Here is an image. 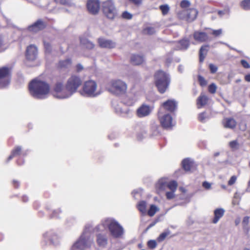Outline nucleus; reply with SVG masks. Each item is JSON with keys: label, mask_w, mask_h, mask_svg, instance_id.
<instances>
[{"label": "nucleus", "mask_w": 250, "mask_h": 250, "mask_svg": "<svg viewBox=\"0 0 250 250\" xmlns=\"http://www.w3.org/2000/svg\"><path fill=\"white\" fill-rule=\"evenodd\" d=\"M28 90L33 97L43 99L49 92L50 85L44 81L34 79L29 83Z\"/></svg>", "instance_id": "f257e3e1"}, {"label": "nucleus", "mask_w": 250, "mask_h": 250, "mask_svg": "<svg viewBox=\"0 0 250 250\" xmlns=\"http://www.w3.org/2000/svg\"><path fill=\"white\" fill-rule=\"evenodd\" d=\"M106 226L110 234L115 238L122 237L124 233V229L119 223L113 219H106L104 223L97 225L94 229L95 232L103 231Z\"/></svg>", "instance_id": "f03ea898"}, {"label": "nucleus", "mask_w": 250, "mask_h": 250, "mask_svg": "<svg viewBox=\"0 0 250 250\" xmlns=\"http://www.w3.org/2000/svg\"><path fill=\"white\" fill-rule=\"evenodd\" d=\"M154 83L158 91L163 94L166 92L170 83L168 75L164 71H157L154 75Z\"/></svg>", "instance_id": "7ed1b4c3"}, {"label": "nucleus", "mask_w": 250, "mask_h": 250, "mask_svg": "<svg viewBox=\"0 0 250 250\" xmlns=\"http://www.w3.org/2000/svg\"><path fill=\"white\" fill-rule=\"evenodd\" d=\"M127 84L121 80H112L106 86L107 90L115 96L125 95L127 91Z\"/></svg>", "instance_id": "20e7f679"}, {"label": "nucleus", "mask_w": 250, "mask_h": 250, "mask_svg": "<svg viewBox=\"0 0 250 250\" xmlns=\"http://www.w3.org/2000/svg\"><path fill=\"white\" fill-rule=\"evenodd\" d=\"M83 83L82 78L75 74H71L68 78L65 88L70 96L77 92Z\"/></svg>", "instance_id": "39448f33"}, {"label": "nucleus", "mask_w": 250, "mask_h": 250, "mask_svg": "<svg viewBox=\"0 0 250 250\" xmlns=\"http://www.w3.org/2000/svg\"><path fill=\"white\" fill-rule=\"evenodd\" d=\"M102 12L104 16L109 20H113L118 16V10L112 0H107L103 3Z\"/></svg>", "instance_id": "423d86ee"}, {"label": "nucleus", "mask_w": 250, "mask_h": 250, "mask_svg": "<svg viewBox=\"0 0 250 250\" xmlns=\"http://www.w3.org/2000/svg\"><path fill=\"white\" fill-rule=\"evenodd\" d=\"M12 67L3 66L0 67V88L7 86L10 83Z\"/></svg>", "instance_id": "0eeeda50"}, {"label": "nucleus", "mask_w": 250, "mask_h": 250, "mask_svg": "<svg viewBox=\"0 0 250 250\" xmlns=\"http://www.w3.org/2000/svg\"><path fill=\"white\" fill-rule=\"evenodd\" d=\"M97 85L95 81L88 80L85 81L83 86V92L87 96L95 97L98 95L96 92Z\"/></svg>", "instance_id": "6e6552de"}, {"label": "nucleus", "mask_w": 250, "mask_h": 250, "mask_svg": "<svg viewBox=\"0 0 250 250\" xmlns=\"http://www.w3.org/2000/svg\"><path fill=\"white\" fill-rule=\"evenodd\" d=\"M54 95L59 98H66L70 96L69 93L64 89L62 82H57L53 88Z\"/></svg>", "instance_id": "1a4fd4ad"}, {"label": "nucleus", "mask_w": 250, "mask_h": 250, "mask_svg": "<svg viewBox=\"0 0 250 250\" xmlns=\"http://www.w3.org/2000/svg\"><path fill=\"white\" fill-rule=\"evenodd\" d=\"M86 7L88 13L92 15L98 14L101 9L100 0H87Z\"/></svg>", "instance_id": "9d476101"}, {"label": "nucleus", "mask_w": 250, "mask_h": 250, "mask_svg": "<svg viewBox=\"0 0 250 250\" xmlns=\"http://www.w3.org/2000/svg\"><path fill=\"white\" fill-rule=\"evenodd\" d=\"M153 108L149 105L143 104L136 110V115L139 118H143L150 115Z\"/></svg>", "instance_id": "9b49d317"}, {"label": "nucleus", "mask_w": 250, "mask_h": 250, "mask_svg": "<svg viewBox=\"0 0 250 250\" xmlns=\"http://www.w3.org/2000/svg\"><path fill=\"white\" fill-rule=\"evenodd\" d=\"M46 26V23L42 19H38L36 22L28 27V30L30 32L37 33L45 29Z\"/></svg>", "instance_id": "f8f14e48"}, {"label": "nucleus", "mask_w": 250, "mask_h": 250, "mask_svg": "<svg viewBox=\"0 0 250 250\" xmlns=\"http://www.w3.org/2000/svg\"><path fill=\"white\" fill-rule=\"evenodd\" d=\"M37 48L34 45H30L27 46L26 52L25 57L27 60L30 61H34L37 56Z\"/></svg>", "instance_id": "ddd939ff"}, {"label": "nucleus", "mask_w": 250, "mask_h": 250, "mask_svg": "<svg viewBox=\"0 0 250 250\" xmlns=\"http://www.w3.org/2000/svg\"><path fill=\"white\" fill-rule=\"evenodd\" d=\"M83 233L80 237L79 240L75 244L74 246L78 249L84 250L90 247V243L86 239Z\"/></svg>", "instance_id": "4468645a"}, {"label": "nucleus", "mask_w": 250, "mask_h": 250, "mask_svg": "<svg viewBox=\"0 0 250 250\" xmlns=\"http://www.w3.org/2000/svg\"><path fill=\"white\" fill-rule=\"evenodd\" d=\"M98 43L101 48L112 49L115 47L116 43L112 40L100 38L98 39Z\"/></svg>", "instance_id": "2eb2a0df"}, {"label": "nucleus", "mask_w": 250, "mask_h": 250, "mask_svg": "<svg viewBox=\"0 0 250 250\" xmlns=\"http://www.w3.org/2000/svg\"><path fill=\"white\" fill-rule=\"evenodd\" d=\"M193 37L194 40L198 42H206L209 39L207 33L199 31H196L193 33Z\"/></svg>", "instance_id": "dca6fc26"}, {"label": "nucleus", "mask_w": 250, "mask_h": 250, "mask_svg": "<svg viewBox=\"0 0 250 250\" xmlns=\"http://www.w3.org/2000/svg\"><path fill=\"white\" fill-rule=\"evenodd\" d=\"M145 57L143 55L133 54L130 58V63L133 65H140L145 62Z\"/></svg>", "instance_id": "f3484780"}, {"label": "nucleus", "mask_w": 250, "mask_h": 250, "mask_svg": "<svg viewBox=\"0 0 250 250\" xmlns=\"http://www.w3.org/2000/svg\"><path fill=\"white\" fill-rule=\"evenodd\" d=\"M172 118L169 114H166L160 119L162 126L165 129L171 128L172 126Z\"/></svg>", "instance_id": "a211bd4d"}, {"label": "nucleus", "mask_w": 250, "mask_h": 250, "mask_svg": "<svg viewBox=\"0 0 250 250\" xmlns=\"http://www.w3.org/2000/svg\"><path fill=\"white\" fill-rule=\"evenodd\" d=\"M209 101L208 97L204 93H201L196 100V105L198 109L207 105Z\"/></svg>", "instance_id": "6ab92c4d"}, {"label": "nucleus", "mask_w": 250, "mask_h": 250, "mask_svg": "<svg viewBox=\"0 0 250 250\" xmlns=\"http://www.w3.org/2000/svg\"><path fill=\"white\" fill-rule=\"evenodd\" d=\"M26 153L25 152H23L21 146H16L11 151L10 155L7 158V162L10 161L12 160L14 157L19 156L20 155H26Z\"/></svg>", "instance_id": "aec40b11"}, {"label": "nucleus", "mask_w": 250, "mask_h": 250, "mask_svg": "<svg viewBox=\"0 0 250 250\" xmlns=\"http://www.w3.org/2000/svg\"><path fill=\"white\" fill-rule=\"evenodd\" d=\"M96 242L99 247H105L108 243V238L106 234L103 233H98L97 234Z\"/></svg>", "instance_id": "412c9836"}, {"label": "nucleus", "mask_w": 250, "mask_h": 250, "mask_svg": "<svg viewBox=\"0 0 250 250\" xmlns=\"http://www.w3.org/2000/svg\"><path fill=\"white\" fill-rule=\"evenodd\" d=\"M222 124L225 128L233 129L236 127L237 122L232 117H227L223 119Z\"/></svg>", "instance_id": "4be33fe9"}, {"label": "nucleus", "mask_w": 250, "mask_h": 250, "mask_svg": "<svg viewBox=\"0 0 250 250\" xmlns=\"http://www.w3.org/2000/svg\"><path fill=\"white\" fill-rule=\"evenodd\" d=\"M162 106L167 111L173 112L176 108L177 103L173 100H168L163 103Z\"/></svg>", "instance_id": "5701e85b"}, {"label": "nucleus", "mask_w": 250, "mask_h": 250, "mask_svg": "<svg viewBox=\"0 0 250 250\" xmlns=\"http://www.w3.org/2000/svg\"><path fill=\"white\" fill-rule=\"evenodd\" d=\"M182 166L186 171H189L195 167L194 163L189 158L184 159L182 162Z\"/></svg>", "instance_id": "b1692460"}, {"label": "nucleus", "mask_w": 250, "mask_h": 250, "mask_svg": "<svg viewBox=\"0 0 250 250\" xmlns=\"http://www.w3.org/2000/svg\"><path fill=\"white\" fill-rule=\"evenodd\" d=\"M209 48V45L208 44H204L201 47L199 52L200 62L202 63L204 62Z\"/></svg>", "instance_id": "393cba45"}, {"label": "nucleus", "mask_w": 250, "mask_h": 250, "mask_svg": "<svg viewBox=\"0 0 250 250\" xmlns=\"http://www.w3.org/2000/svg\"><path fill=\"white\" fill-rule=\"evenodd\" d=\"M225 210L222 208H218L215 209L214 211V216L212 220V223L213 224L217 223L219 219L223 216Z\"/></svg>", "instance_id": "a878e982"}, {"label": "nucleus", "mask_w": 250, "mask_h": 250, "mask_svg": "<svg viewBox=\"0 0 250 250\" xmlns=\"http://www.w3.org/2000/svg\"><path fill=\"white\" fill-rule=\"evenodd\" d=\"M250 217L245 216L242 222V229L244 233L248 235L250 230V225L249 224Z\"/></svg>", "instance_id": "bb28decb"}, {"label": "nucleus", "mask_w": 250, "mask_h": 250, "mask_svg": "<svg viewBox=\"0 0 250 250\" xmlns=\"http://www.w3.org/2000/svg\"><path fill=\"white\" fill-rule=\"evenodd\" d=\"M198 12L197 10L194 8H190L188 10L187 20L189 21H192L195 20L197 17Z\"/></svg>", "instance_id": "cd10ccee"}, {"label": "nucleus", "mask_w": 250, "mask_h": 250, "mask_svg": "<svg viewBox=\"0 0 250 250\" xmlns=\"http://www.w3.org/2000/svg\"><path fill=\"white\" fill-rule=\"evenodd\" d=\"M71 60L67 59L64 60H62L59 62L57 65V67L58 69L66 68L71 64Z\"/></svg>", "instance_id": "c85d7f7f"}, {"label": "nucleus", "mask_w": 250, "mask_h": 250, "mask_svg": "<svg viewBox=\"0 0 250 250\" xmlns=\"http://www.w3.org/2000/svg\"><path fill=\"white\" fill-rule=\"evenodd\" d=\"M189 45V42L188 39H182L178 42L177 47L180 50L187 49Z\"/></svg>", "instance_id": "c756f323"}, {"label": "nucleus", "mask_w": 250, "mask_h": 250, "mask_svg": "<svg viewBox=\"0 0 250 250\" xmlns=\"http://www.w3.org/2000/svg\"><path fill=\"white\" fill-rule=\"evenodd\" d=\"M146 203L144 201H140L138 205V209L142 213L145 214L146 212Z\"/></svg>", "instance_id": "7c9ffc66"}, {"label": "nucleus", "mask_w": 250, "mask_h": 250, "mask_svg": "<svg viewBox=\"0 0 250 250\" xmlns=\"http://www.w3.org/2000/svg\"><path fill=\"white\" fill-rule=\"evenodd\" d=\"M158 210V208L155 205H151L147 211V214L148 216L152 217Z\"/></svg>", "instance_id": "2f4dec72"}, {"label": "nucleus", "mask_w": 250, "mask_h": 250, "mask_svg": "<svg viewBox=\"0 0 250 250\" xmlns=\"http://www.w3.org/2000/svg\"><path fill=\"white\" fill-rule=\"evenodd\" d=\"M170 234V231L168 230L165 231L161 233L157 238V241L158 242H161L163 241Z\"/></svg>", "instance_id": "473e14b6"}, {"label": "nucleus", "mask_w": 250, "mask_h": 250, "mask_svg": "<svg viewBox=\"0 0 250 250\" xmlns=\"http://www.w3.org/2000/svg\"><path fill=\"white\" fill-rule=\"evenodd\" d=\"M135 102L136 100L134 99L128 98L127 97H125L123 99V102L128 106L133 105Z\"/></svg>", "instance_id": "72a5a7b5"}, {"label": "nucleus", "mask_w": 250, "mask_h": 250, "mask_svg": "<svg viewBox=\"0 0 250 250\" xmlns=\"http://www.w3.org/2000/svg\"><path fill=\"white\" fill-rule=\"evenodd\" d=\"M177 183L175 181H170L167 184V187L168 188L172 191H176L177 188Z\"/></svg>", "instance_id": "f704fd0d"}, {"label": "nucleus", "mask_w": 250, "mask_h": 250, "mask_svg": "<svg viewBox=\"0 0 250 250\" xmlns=\"http://www.w3.org/2000/svg\"><path fill=\"white\" fill-rule=\"evenodd\" d=\"M240 5L244 10H250V0H243L241 2Z\"/></svg>", "instance_id": "c9c22d12"}, {"label": "nucleus", "mask_w": 250, "mask_h": 250, "mask_svg": "<svg viewBox=\"0 0 250 250\" xmlns=\"http://www.w3.org/2000/svg\"><path fill=\"white\" fill-rule=\"evenodd\" d=\"M81 42L84 45V47L88 49H92L94 47V44L88 40L82 41Z\"/></svg>", "instance_id": "e433bc0d"}, {"label": "nucleus", "mask_w": 250, "mask_h": 250, "mask_svg": "<svg viewBox=\"0 0 250 250\" xmlns=\"http://www.w3.org/2000/svg\"><path fill=\"white\" fill-rule=\"evenodd\" d=\"M159 8L163 15H167L169 11V7L167 4L161 5L159 6Z\"/></svg>", "instance_id": "4c0bfd02"}, {"label": "nucleus", "mask_w": 250, "mask_h": 250, "mask_svg": "<svg viewBox=\"0 0 250 250\" xmlns=\"http://www.w3.org/2000/svg\"><path fill=\"white\" fill-rule=\"evenodd\" d=\"M54 2L62 5L70 6L71 5L70 0H54Z\"/></svg>", "instance_id": "58836bf2"}, {"label": "nucleus", "mask_w": 250, "mask_h": 250, "mask_svg": "<svg viewBox=\"0 0 250 250\" xmlns=\"http://www.w3.org/2000/svg\"><path fill=\"white\" fill-rule=\"evenodd\" d=\"M143 32L145 34L152 35L155 33V30L152 27H146L143 29Z\"/></svg>", "instance_id": "ea45409f"}, {"label": "nucleus", "mask_w": 250, "mask_h": 250, "mask_svg": "<svg viewBox=\"0 0 250 250\" xmlns=\"http://www.w3.org/2000/svg\"><path fill=\"white\" fill-rule=\"evenodd\" d=\"M198 81L201 86L204 87L206 86L207 84V81L201 75L198 76Z\"/></svg>", "instance_id": "a19ab883"}, {"label": "nucleus", "mask_w": 250, "mask_h": 250, "mask_svg": "<svg viewBox=\"0 0 250 250\" xmlns=\"http://www.w3.org/2000/svg\"><path fill=\"white\" fill-rule=\"evenodd\" d=\"M239 144L237 140H233L229 143V146L232 149H237L239 148Z\"/></svg>", "instance_id": "79ce46f5"}, {"label": "nucleus", "mask_w": 250, "mask_h": 250, "mask_svg": "<svg viewBox=\"0 0 250 250\" xmlns=\"http://www.w3.org/2000/svg\"><path fill=\"white\" fill-rule=\"evenodd\" d=\"M121 17L124 19L131 20L133 16L129 12L125 11L122 13V14L121 15Z\"/></svg>", "instance_id": "37998d69"}, {"label": "nucleus", "mask_w": 250, "mask_h": 250, "mask_svg": "<svg viewBox=\"0 0 250 250\" xmlns=\"http://www.w3.org/2000/svg\"><path fill=\"white\" fill-rule=\"evenodd\" d=\"M147 247L150 249H154L157 247L156 241L154 240H149L147 243Z\"/></svg>", "instance_id": "c03bdc74"}, {"label": "nucleus", "mask_w": 250, "mask_h": 250, "mask_svg": "<svg viewBox=\"0 0 250 250\" xmlns=\"http://www.w3.org/2000/svg\"><path fill=\"white\" fill-rule=\"evenodd\" d=\"M128 2L136 7H140L143 3V0H128Z\"/></svg>", "instance_id": "a18cd8bd"}, {"label": "nucleus", "mask_w": 250, "mask_h": 250, "mask_svg": "<svg viewBox=\"0 0 250 250\" xmlns=\"http://www.w3.org/2000/svg\"><path fill=\"white\" fill-rule=\"evenodd\" d=\"M216 86L214 83L210 84L208 87V92L211 94H214L216 91Z\"/></svg>", "instance_id": "49530a36"}, {"label": "nucleus", "mask_w": 250, "mask_h": 250, "mask_svg": "<svg viewBox=\"0 0 250 250\" xmlns=\"http://www.w3.org/2000/svg\"><path fill=\"white\" fill-rule=\"evenodd\" d=\"M222 34V30L221 29L217 30H212L211 34L214 37H217L221 35Z\"/></svg>", "instance_id": "de8ad7c7"}, {"label": "nucleus", "mask_w": 250, "mask_h": 250, "mask_svg": "<svg viewBox=\"0 0 250 250\" xmlns=\"http://www.w3.org/2000/svg\"><path fill=\"white\" fill-rule=\"evenodd\" d=\"M190 2L188 0H183L181 1L180 6L182 8H186L190 6Z\"/></svg>", "instance_id": "09e8293b"}, {"label": "nucleus", "mask_w": 250, "mask_h": 250, "mask_svg": "<svg viewBox=\"0 0 250 250\" xmlns=\"http://www.w3.org/2000/svg\"><path fill=\"white\" fill-rule=\"evenodd\" d=\"M237 176L235 175L232 176L228 181V184L229 186H232L236 181Z\"/></svg>", "instance_id": "8fccbe9b"}, {"label": "nucleus", "mask_w": 250, "mask_h": 250, "mask_svg": "<svg viewBox=\"0 0 250 250\" xmlns=\"http://www.w3.org/2000/svg\"><path fill=\"white\" fill-rule=\"evenodd\" d=\"M198 118L199 121H200L201 122H204V120L206 118V113L205 112L200 113L198 115Z\"/></svg>", "instance_id": "3c124183"}, {"label": "nucleus", "mask_w": 250, "mask_h": 250, "mask_svg": "<svg viewBox=\"0 0 250 250\" xmlns=\"http://www.w3.org/2000/svg\"><path fill=\"white\" fill-rule=\"evenodd\" d=\"M174 192L175 191H172L167 192L166 194L167 198V199H173L175 197Z\"/></svg>", "instance_id": "603ef678"}, {"label": "nucleus", "mask_w": 250, "mask_h": 250, "mask_svg": "<svg viewBox=\"0 0 250 250\" xmlns=\"http://www.w3.org/2000/svg\"><path fill=\"white\" fill-rule=\"evenodd\" d=\"M44 46L46 52L50 53L51 51V46L49 42H44Z\"/></svg>", "instance_id": "864d4df0"}, {"label": "nucleus", "mask_w": 250, "mask_h": 250, "mask_svg": "<svg viewBox=\"0 0 250 250\" xmlns=\"http://www.w3.org/2000/svg\"><path fill=\"white\" fill-rule=\"evenodd\" d=\"M241 64L245 68H250V65L249 62L246 61L245 60H242L241 61Z\"/></svg>", "instance_id": "5fc2aeb1"}, {"label": "nucleus", "mask_w": 250, "mask_h": 250, "mask_svg": "<svg viewBox=\"0 0 250 250\" xmlns=\"http://www.w3.org/2000/svg\"><path fill=\"white\" fill-rule=\"evenodd\" d=\"M5 48L4 47V42L1 36L0 35V53L4 51Z\"/></svg>", "instance_id": "6e6d98bb"}, {"label": "nucleus", "mask_w": 250, "mask_h": 250, "mask_svg": "<svg viewBox=\"0 0 250 250\" xmlns=\"http://www.w3.org/2000/svg\"><path fill=\"white\" fill-rule=\"evenodd\" d=\"M209 68L211 73H215L217 70V67L213 64H210Z\"/></svg>", "instance_id": "4d7b16f0"}, {"label": "nucleus", "mask_w": 250, "mask_h": 250, "mask_svg": "<svg viewBox=\"0 0 250 250\" xmlns=\"http://www.w3.org/2000/svg\"><path fill=\"white\" fill-rule=\"evenodd\" d=\"M202 186L206 189H209L211 188V184L207 181L203 182Z\"/></svg>", "instance_id": "13d9d810"}, {"label": "nucleus", "mask_w": 250, "mask_h": 250, "mask_svg": "<svg viewBox=\"0 0 250 250\" xmlns=\"http://www.w3.org/2000/svg\"><path fill=\"white\" fill-rule=\"evenodd\" d=\"M83 69V67L81 64L78 63L76 65V71L77 72L79 73L81 71H82Z\"/></svg>", "instance_id": "bf43d9fd"}, {"label": "nucleus", "mask_w": 250, "mask_h": 250, "mask_svg": "<svg viewBox=\"0 0 250 250\" xmlns=\"http://www.w3.org/2000/svg\"><path fill=\"white\" fill-rule=\"evenodd\" d=\"M12 185H13V186L15 188H19V187L20 186V183L19 181L16 180H14L12 181Z\"/></svg>", "instance_id": "052dcab7"}, {"label": "nucleus", "mask_w": 250, "mask_h": 250, "mask_svg": "<svg viewBox=\"0 0 250 250\" xmlns=\"http://www.w3.org/2000/svg\"><path fill=\"white\" fill-rule=\"evenodd\" d=\"M247 128V124L246 123H240V129L242 131H245Z\"/></svg>", "instance_id": "680f3d73"}, {"label": "nucleus", "mask_w": 250, "mask_h": 250, "mask_svg": "<svg viewBox=\"0 0 250 250\" xmlns=\"http://www.w3.org/2000/svg\"><path fill=\"white\" fill-rule=\"evenodd\" d=\"M245 80L246 82H250V73L245 75Z\"/></svg>", "instance_id": "e2e57ef3"}, {"label": "nucleus", "mask_w": 250, "mask_h": 250, "mask_svg": "<svg viewBox=\"0 0 250 250\" xmlns=\"http://www.w3.org/2000/svg\"><path fill=\"white\" fill-rule=\"evenodd\" d=\"M21 200L23 202H26L28 201V198L26 195H23L21 197Z\"/></svg>", "instance_id": "0e129e2a"}, {"label": "nucleus", "mask_w": 250, "mask_h": 250, "mask_svg": "<svg viewBox=\"0 0 250 250\" xmlns=\"http://www.w3.org/2000/svg\"><path fill=\"white\" fill-rule=\"evenodd\" d=\"M240 223V220L239 218L236 219L235 220V224L236 226H238Z\"/></svg>", "instance_id": "69168bd1"}, {"label": "nucleus", "mask_w": 250, "mask_h": 250, "mask_svg": "<svg viewBox=\"0 0 250 250\" xmlns=\"http://www.w3.org/2000/svg\"><path fill=\"white\" fill-rule=\"evenodd\" d=\"M38 206V204L37 203H35L34 204V207L35 208H37V207Z\"/></svg>", "instance_id": "338daca9"}, {"label": "nucleus", "mask_w": 250, "mask_h": 250, "mask_svg": "<svg viewBox=\"0 0 250 250\" xmlns=\"http://www.w3.org/2000/svg\"><path fill=\"white\" fill-rule=\"evenodd\" d=\"M248 134H249L248 138H249V139H250V129L248 131Z\"/></svg>", "instance_id": "774afa93"}]
</instances>
